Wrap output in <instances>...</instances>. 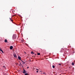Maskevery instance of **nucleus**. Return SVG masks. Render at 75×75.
I'll use <instances>...</instances> for the list:
<instances>
[{"instance_id":"f257e3e1","label":"nucleus","mask_w":75,"mask_h":75,"mask_svg":"<svg viewBox=\"0 0 75 75\" xmlns=\"http://www.w3.org/2000/svg\"><path fill=\"white\" fill-rule=\"evenodd\" d=\"M16 35H13V38H16Z\"/></svg>"},{"instance_id":"f03ea898","label":"nucleus","mask_w":75,"mask_h":75,"mask_svg":"<svg viewBox=\"0 0 75 75\" xmlns=\"http://www.w3.org/2000/svg\"><path fill=\"white\" fill-rule=\"evenodd\" d=\"M13 57L15 58H17V56L15 54H13Z\"/></svg>"},{"instance_id":"7ed1b4c3","label":"nucleus","mask_w":75,"mask_h":75,"mask_svg":"<svg viewBox=\"0 0 75 75\" xmlns=\"http://www.w3.org/2000/svg\"><path fill=\"white\" fill-rule=\"evenodd\" d=\"M18 59H19V60H21V58L20 57L18 56Z\"/></svg>"},{"instance_id":"20e7f679","label":"nucleus","mask_w":75,"mask_h":75,"mask_svg":"<svg viewBox=\"0 0 75 75\" xmlns=\"http://www.w3.org/2000/svg\"><path fill=\"white\" fill-rule=\"evenodd\" d=\"M13 46H11L10 47V50H12V49H13Z\"/></svg>"},{"instance_id":"39448f33","label":"nucleus","mask_w":75,"mask_h":75,"mask_svg":"<svg viewBox=\"0 0 75 75\" xmlns=\"http://www.w3.org/2000/svg\"><path fill=\"white\" fill-rule=\"evenodd\" d=\"M23 74H25V73H26V71L25 70H24V71H23Z\"/></svg>"},{"instance_id":"423d86ee","label":"nucleus","mask_w":75,"mask_h":75,"mask_svg":"<svg viewBox=\"0 0 75 75\" xmlns=\"http://www.w3.org/2000/svg\"><path fill=\"white\" fill-rule=\"evenodd\" d=\"M4 42H7V40L6 39L4 40Z\"/></svg>"},{"instance_id":"0eeeda50","label":"nucleus","mask_w":75,"mask_h":75,"mask_svg":"<svg viewBox=\"0 0 75 75\" xmlns=\"http://www.w3.org/2000/svg\"><path fill=\"white\" fill-rule=\"evenodd\" d=\"M0 50L2 52V53H4L3 51L2 50H1L0 48Z\"/></svg>"},{"instance_id":"6e6552de","label":"nucleus","mask_w":75,"mask_h":75,"mask_svg":"<svg viewBox=\"0 0 75 75\" xmlns=\"http://www.w3.org/2000/svg\"><path fill=\"white\" fill-rule=\"evenodd\" d=\"M25 75H28V74L26 73L25 74Z\"/></svg>"},{"instance_id":"1a4fd4ad","label":"nucleus","mask_w":75,"mask_h":75,"mask_svg":"<svg viewBox=\"0 0 75 75\" xmlns=\"http://www.w3.org/2000/svg\"><path fill=\"white\" fill-rule=\"evenodd\" d=\"M72 65H74V62L72 63Z\"/></svg>"},{"instance_id":"9d476101","label":"nucleus","mask_w":75,"mask_h":75,"mask_svg":"<svg viewBox=\"0 0 75 75\" xmlns=\"http://www.w3.org/2000/svg\"><path fill=\"white\" fill-rule=\"evenodd\" d=\"M37 54L38 55H40V53H38Z\"/></svg>"},{"instance_id":"9b49d317","label":"nucleus","mask_w":75,"mask_h":75,"mask_svg":"<svg viewBox=\"0 0 75 75\" xmlns=\"http://www.w3.org/2000/svg\"><path fill=\"white\" fill-rule=\"evenodd\" d=\"M52 67L53 68H55V66H52Z\"/></svg>"},{"instance_id":"f8f14e48","label":"nucleus","mask_w":75,"mask_h":75,"mask_svg":"<svg viewBox=\"0 0 75 75\" xmlns=\"http://www.w3.org/2000/svg\"><path fill=\"white\" fill-rule=\"evenodd\" d=\"M3 68H5V69H6V67H4V66L3 67Z\"/></svg>"},{"instance_id":"ddd939ff","label":"nucleus","mask_w":75,"mask_h":75,"mask_svg":"<svg viewBox=\"0 0 75 75\" xmlns=\"http://www.w3.org/2000/svg\"><path fill=\"white\" fill-rule=\"evenodd\" d=\"M59 64V65H61V64L60 63Z\"/></svg>"},{"instance_id":"4468645a","label":"nucleus","mask_w":75,"mask_h":75,"mask_svg":"<svg viewBox=\"0 0 75 75\" xmlns=\"http://www.w3.org/2000/svg\"><path fill=\"white\" fill-rule=\"evenodd\" d=\"M36 72L37 73H38V71H37Z\"/></svg>"},{"instance_id":"2eb2a0df","label":"nucleus","mask_w":75,"mask_h":75,"mask_svg":"<svg viewBox=\"0 0 75 75\" xmlns=\"http://www.w3.org/2000/svg\"><path fill=\"white\" fill-rule=\"evenodd\" d=\"M11 21H13V20L12 19L11 20Z\"/></svg>"},{"instance_id":"dca6fc26","label":"nucleus","mask_w":75,"mask_h":75,"mask_svg":"<svg viewBox=\"0 0 75 75\" xmlns=\"http://www.w3.org/2000/svg\"><path fill=\"white\" fill-rule=\"evenodd\" d=\"M31 54H33V52H31Z\"/></svg>"},{"instance_id":"f3484780","label":"nucleus","mask_w":75,"mask_h":75,"mask_svg":"<svg viewBox=\"0 0 75 75\" xmlns=\"http://www.w3.org/2000/svg\"><path fill=\"white\" fill-rule=\"evenodd\" d=\"M36 70H38V69H36Z\"/></svg>"},{"instance_id":"a211bd4d","label":"nucleus","mask_w":75,"mask_h":75,"mask_svg":"<svg viewBox=\"0 0 75 75\" xmlns=\"http://www.w3.org/2000/svg\"><path fill=\"white\" fill-rule=\"evenodd\" d=\"M27 68H28V67H27Z\"/></svg>"},{"instance_id":"6ab92c4d","label":"nucleus","mask_w":75,"mask_h":75,"mask_svg":"<svg viewBox=\"0 0 75 75\" xmlns=\"http://www.w3.org/2000/svg\"><path fill=\"white\" fill-rule=\"evenodd\" d=\"M10 20H11V18H10Z\"/></svg>"}]
</instances>
